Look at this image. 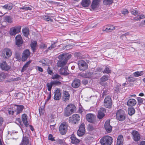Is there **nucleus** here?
Segmentation results:
<instances>
[{"mask_svg":"<svg viewBox=\"0 0 145 145\" xmlns=\"http://www.w3.org/2000/svg\"><path fill=\"white\" fill-rule=\"evenodd\" d=\"M76 110L75 106L72 104H69L65 108L64 111V115L66 116H69Z\"/></svg>","mask_w":145,"mask_h":145,"instance_id":"1","label":"nucleus"},{"mask_svg":"<svg viewBox=\"0 0 145 145\" xmlns=\"http://www.w3.org/2000/svg\"><path fill=\"white\" fill-rule=\"evenodd\" d=\"M100 142L103 145H111L113 142V138L109 136L103 137L100 140Z\"/></svg>","mask_w":145,"mask_h":145,"instance_id":"2","label":"nucleus"},{"mask_svg":"<svg viewBox=\"0 0 145 145\" xmlns=\"http://www.w3.org/2000/svg\"><path fill=\"white\" fill-rule=\"evenodd\" d=\"M24 106L23 105H15L12 107V110H8V113L10 114L13 115L15 113L16 115L21 112L23 109Z\"/></svg>","mask_w":145,"mask_h":145,"instance_id":"3","label":"nucleus"},{"mask_svg":"<svg viewBox=\"0 0 145 145\" xmlns=\"http://www.w3.org/2000/svg\"><path fill=\"white\" fill-rule=\"evenodd\" d=\"M68 127V125L66 122L61 123L59 128L60 133L62 135L65 134L67 131Z\"/></svg>","mask_w":145,"mask_h":145,"instance_id":"4","label":"nucleus"},{"mask_svg":"<svg viewBox=\"0 0 145 145\" xmlns=\"http://www.w3.org/2000/svg\"><path fill=\"white\" fill-rule=\"evenodd\" d=\"M80 120V116L78 114H75L69 117L68 120L70 123L73 124L78 123Z\"/></svg>","mask_w":145,"mask_h":145,"instance_id":"5","label":"nucleus"},{"mask_svg":"<svg viewBox=\"0 0 145 145\" xmlns=\"http://www.w3.org/2000/svg\"><path fill=\"white\" fill-rule=\"evenodd\" d=\"M125 112L122 110L120 109L118 110L116 114L117 119L120 121H124L125 118Z\"/></svg>","mask_w":145,"mask_h":145,"instance_id":"6","label":"nucleus"},{"mask_svg":"<svg viewBox=\"0 0 145 145\" xmlns=\"http://www.w3.org/2000/svg\"><path fill=\"white\" fill-rule=\"evenodd\" d=\"M12 55L11 50L9 48H5L2 51V56L5 59H8Z\"/></svg>","mask_w":145,"mask_h":145,"instance_id":"7","label":"nucleus"},{"mask_svg":"<svg viewBox=\"0 0 145 145\" xmlns=\"http://www.w3.org/2000/svg\"><path fill=\"white\" fill-rule=\"evenodd\" d=\"M78 64L79 69L81 71H85L88 68L87 64L83 60H80L78 61Z\"/></svg>","mask_w":145,"mask_h":145,"instance_id":"8","label":"nucleus"},{"mask_svg":"<svg viewBox=\"0 0 145 145\" xmlns=\"http://www.w3.org/2000/svg\"><path fill=\"white\" fill-rule=\"evenodd\" d=\"M21 26L20 25L16 26L11 28L10 31L9 33L11 35H15L20 31Z\"/></svg>","mask_w":145,"mask_h":145,"instance_id":"9","label":"nucleus"},{"mask_svg":"<svg viewBox=\"0 0 145 145\" xmlns=\"http://www.w3.org/2000/svg\"><path fill=\"white\" fill-rule=\"evenodd\" d=\"M104 105L106 108H110L112 106V100L110 97L107 96L104 100Z\"/></svg>","mask_w":145,"mask_h":145,"instance_id":"10","label":"nucleus"},{"mask_svg":"<svg viewBox=\"0 0 145 145\" xmlns=\"http://www.w3.org/2000/svg\"><path fill=\"white\" fill-rule=\"evenodd\" d=\"M71 57V55L68 53H64L60 55L59 56V58L60 59L67 61L70 59Z\"/></svg>","mask_w":145,"mask_h":145,"instance_id":"11","label":"nucleus"},{"mask_svg":"<svg viewBox=\"0 0 145 145\" xmlns=\"http://www.w3.org/2000/svg\"><path fill=\"white\" fill-rule=\"evenodd\" d=\"M31 53L29 50H24L22 54V60L23 61H25L30 55Z\"/></svg>","mask_w":145,"mask_h":145,"instance_id":"12","label":"nucleus"},{"mask_svg":"<svg viewBox=\"0 0 145 145\" xmlns=\"http://www.w3.org/2000/svg\"><path fill=\"white\" fill-rule=\"evenodd\" d=\"M85 132L84 124H82L80 126L78 131L77 134L79 136L81 137L83 135Z\"/></svg>","mask_w":145,"mask_h":145,"instance_id":"13","label":"nucleus"},{"mask_svg":"<svg viewBox=\"0 0 145 145\" xmlns=\"http://www.w3.org/2000/svg\"><path fill=\"white\" fill-rule=\"evenodd\" d=\"M105 109L103 108H100L98 111L97 117L100 119H102L105 116Z\"/></svg>","mask_w":145,"mask_h":145,"instance_id":"14","label":"nucleus"},{"mask_svg":"<svg viewBox=\"0 0 145 145\" xmlns=\"http://www.w3.org/2000/svg\"><path fill=\"white\" fill-rule=\"evenodd\" d=\"M86 118L88 121L93 123L95 121V117L93 114H88L86 115Z\"/></svg>","mask_w":145,"mask_h":145,"instance_id":"15","label":"nucleus"},{"mask_svg":"<svg viewBox=\"0 0 145 145\" xmlns=\"http://www.w3.org/2000/svg\"><path fill=\"white\" fill-rule=\"evenodd\" d=\"M54 99L56 100H59L61 97V93L60 92V90L57 89L54 92Z\"/></svg>","mask_w":145,"mask_h":145,"instance_id":"16","label":"nucleus"},{"mask_svg":"<svg viewBox=\"0 0 145 145\" xmlns=\"http://www.w3.org/2000/svg\"><path fill=\"white\" fill-rule=\"evenodd\" d=\"M105 128L107 132L109 133L112 131V127L110 124V121H106L105 124Z\"/></svg>","mask_w":145,"mask_h":145,"instance_id":"17","label":"nucleus"},{"mask_svg":"<svg viewBox=\"0 0 145 145\" xmlns=\"http://www.w3.org/2000/svg\"><path fill=\"white\" fill-rule=\"evenodd\" d=\"M15 39L16 44L18 46H20L23 43L21 36L19 35H17L15 37Z\"/></svg>","mask_w":145,"mask_h":145,"instance_id":"18","label":"nucleus"},{"mask_svg":"<svg viewBox=\"0 0 145 145\" xmlns=\"http://www.w3.org/2000/svg\"><path fill=\"white\" fill-rule=\"evenodd\" d=\"M1 68L3 70L6 71L10 69V67L8 65L5 61H3L0 65Z\"/></svg>","mask_w":145,"mask_h":145,"instance_id":"19","label":"nucleus"},{"mask_svg":"<svg viewBox=\"0 0 145 145\" xmlns=\"http://www.w3.org/2000/svg\"><path fill=\"white\" fill-rule=\"evenodd\" d=\"M80 84V80L77 79H74L72 83V86L74 88H76L79 87Z\"/></svg>","mask_w":145,"mask_h":145,"instance_id":"20","label":"nucleus"},{"mask_svg":"<svg viewBox=\"0 0 145 145\" xmlns=\"http://www.w3.org/2000/svg\"><path fill=\"white\" fill-rule=\"evenodd\" d=\"M133 139L136 141H138L140 139V135L138 132L136 131H133L132 132Z\"/></svg>","mask_w":145,"mask_h":145,"instance_id":"21","label":"nucleus"},{"mask_svg":"<svg viewBox=\"0 0 145 145\" xmlns=\"http://www.w3.org/2000/svg\"><path fill=\"white\" fill-rule=\"evenodd\" d=\"M63 99L65 102L69 100L70 95L68 92L65 91H63Z\"/></svg>","mask_w":145,"mask_h":145,"instance_id":"22","label":"nucleus"},{"mask_svg":"<svg viewBox=\"0 0 145 145\" xmlns=\"http://www.w3.org/2000/svg\"><path fill=\"white\" fill-rule=\"evenodd\" d=\"M127 103L128 106H135L136 104L137 101L135 99H131L128 101Z\"/></svg>","mask_w":145,"mask_h":145,"instance_id":"23","label":"nucleus"},{"mask_svg":"<svg viewBox=\"0 0 145 145\" xmlns=\"http://www.w3.org/2000/svg\"><path fill=\"white\" fill-rule=\"evenodd\" d=\"M29 143V140L28 137L24 135L20 145H27Z\"/></svg>","mask_w":145,"mask_h":145,"instance_id":"24","label":"nucleus"},{"mask_svg":"<svg viewBox=\"0 0 145 145\" xmlns=\"http://www.w3.org/2000/svg\"><path fill=\"white\" fill-rule=\"evenodd\" d=\"M22 120L26 126L27 127L29 125V123L27 121V116L25 114H23L22 116Z\"/></svg>","mask_w":145,"mask_h":145,"instance_id":"25","label":"nucleus"},{"mask_svg":"<svg viewBox=\"0 0 145 145\" xmlns=\"http://www.w3.org/2000/svg\"><path fill=\"white\" fill-rule=\"evenodd\" d=\"M115 29V27L113 25L110 26H106L104 27L103 29V31L106 32H110L114 30Z\"/></svg>","mask_w":145,"mask_h":145,"instance_id":"26","label":"nucleus"},{"mask_svg":"<svg viewBox=\"0 0 145 145\" xmlns=\"http://www.w3.org/2000/svg\"><path fill=\"white\" fill-rule=\"evenodd\" d=\"M90 3V0H82L81 2V5L84 7H87L89 6Z\"/></svg>","mask_w":145,"mask_h":145,"instance_id":"27","label":"nucleus"},{"mask_svg":"<svg viewBox=\"0 0 145 145\" xmlns=\"http://www.w3.org/2000/svg\"><path fill=\"white\" fill-rule=\"evenodd\" d=\"M123 136L122 135L119 136L117 139L116 145H123Z\"/></svg>","mask_w":145,"mask_h":145,"instance_id":"28","label":"nucleus"},{"mask_svg":"<svg viewBox=\"0 0 145 145\" xmlns=\"http://www.w3.org/2000/svg\"><path fill=\"white\" fill-rule=\"evenodd\" d=\"M70 138L71 140V142L72 144H76L80 141V140L77 138L74 135H72Z\"/></svg>","mask_w":145,"mask_h":145,"instance_id":"29","label":"nucleus"},{"mask_svg":"<svg viewBox=\"0 0 145 145\" xmlns=\"http://www.w3.org/2000/svg\"><path fill=\"white\" fill-rule=\"evenodd\" d=\"M67 68L65 67L64 68H61L60 71V73L64 75H67L69 74L68 72Z\"/></svg>","mask_w":145,"mask_h":145,"instance_id":"30","label":"nucleus"},{"mask_svg":"<svg viewBox=\"0 0 145 145\" xmlns=\"http://www.w3.org/2000/svg\"><path fill=\"white\" fill-rule=\"evenodd\" d=\"M99 0H93L91 4V8L93 9H94L98 7Z\"/></svg>","mask_w":145,"mask_h":145,"instance_id":"31","label":"nucleus"},{"mask_svg":"<svg viewBox=\"0 0 145 145\" xmlns=\"http://www.w3.org/2000/svg\"><path fill=\"white\" fill-rule=\"evenodd\" d=\"M61 60L58 61L57 63V65L58 67H61L64 66L67 62L65 60Z\"/></svg>","mask_w":145,"mask_h":145,"instance_id":"32","label":"nucleus"},{"mask_svg":"<svg viewBox=\"0 0 145 145\" xmlns=\"http://www.w3.org/2000/svg\"><path fill=\"white\" fill-rule=\"evenodd\" d=\"M37 45V42L36 41H32L31 44V46L33 51L35 52L36 50V47Z\"/></svg>","mask_w":145,"mask_h":145,"instance_id":"33","label":"nucleus"},{"mask_svg":"<svg viewBox=\"0 0 145 145\" xmlns=\"http://www.w3.org/2000/svg\"><path fill=\"white\" fill-rule=\"evenodd\" d=\"M22 32L24 36L26 37H28L29 32V30L27 28H25L22 29Z\"/></svg>","mask_w":145,"mask_h":145,"instance_id":"34","label":"nucleus"},{"mask_svg":"<svg viewBox=\"0 0 145 145\" xmlns=\"http://www.w3.org/2000/svg\"><path fill=\"white\" fill-rule=\"evenodd\" d=\"M128 114L130 115H132L135 113V111L134 108H130L128 109Z\"/></svg>","mask_w":145,"mask_h":145,"instance_id":"35","label":"nucleus"},{"mask_svg":"<svg viewBox=\"0 0 145 145\" xmlns=\"http://www.w3.org/2000/svg\"><path fill=\"white\" fill-rule=\"evenodd\" d=\"M145 18V15L142 14L139 16H138L137 17H135L134 18L133 20L136 21L140 20L141 19H143Z\"/></svg>","mask_w":145,"mask_h":145,"instance_id":"36","label":"nucleus"},{"mask_svg":"<svg viewBox=\"0 0 145 145\" xmlns=\"http://www.w3.org/2000/svg\"><path fill=\"white\" fill-rule=\"evenodd\" d=\"M31 61H29L25 64L22 69L21 70L22 72H24L25 70L29 66V65L31 63Z\"/></svg>","mask_w":145,"mask_h":145,"instance_id":"37","label":"nucleus"},{"mask_svg":"<svg viewBox=\"0 0 145 145\" xmlns=\"http://www.w3.org/2000/svg\"><path fill=\"white\" fill-rule=\"evenodd\" d=\"M5 20L9 23H11L12 22V18L9 16H6L5 17Z\"/></svg>","mask_w":145,"mask_h":145,"instance_id":"38","label":"nucleus"},{"mask_svg":"<svg viewBox=\"0 0 145 145\" xmlns=\"http://www.w3.org/2000/svg\"><path fill=\"white\" fill-rule=\"evenodd\" d=\"M52 78L54 80L56 79L60 80L62 79V78L59 74H56L52 76Z\"/></svg>","mask_w":145,"mask_h":145,"instance_id":"39","label":"nucleus"},{"mask_svg":"<svg viewBox=\"0 0 145 145\" xmlns=\"http://www.w3.org/2000/svg\"><path fill=\"white\" fill-rule=\"evenodd\" d=\"M113 0H104L103 3L105 5H109L112 3Z\"/></svg>","mask_w":145,"mask_h":145,"instance_id":"40","label":"nucleus"},{"mask_svg":"<svg viewBox=\"0 0 145 145\" xmlns=\"http://www.w3.org/2000/svg\"><path fill=\"white\" fill-rule=\"evenodd\" d=\"M133 75L136 77L141 76L143 74L142 71L139 72L137 71L133 73Z\"/></svg>","mask_w":145,"mask_h":145,"instance_id":"41","label":"nucleus"},{"mask_svg":"<svg viewBox=\"0 0 145 145\" xmlns=\"http://www.w3.org/2000/svg\"><path fill=\"white\" fill-rule=\"evenodd\" d=\"M128 80V81L130 82H132L135 81L136 79L135 78L132 76L130 75L129 76Z\"/></svg>","mask_w":145,"mask_h":145,"instance_id":"42","label":"nucleus"},{"mask_svg":"<svg viewBox=\"0 0 145 145\" xmlns=\"http://www.w3.org/2000/svg\"><path fill=\"white\" fill-rule=\"evenodd\" d=\"M43 18L44 20L47 21H50L51 22L53 21V20L51 19L50 17L49 16H43Z\"/></svg>","mask_w":145,"mask_h":145,"instance_id":"43","label":"nucleus"},{"mask_svg":"<svg viewBox=\"0 0 145 145\" xmlns=\"http://www.w3.org/2000/svg\"><path fill=\"white\" fill-rule=\"evenodd\" d=\"M46 86L48 87V89L49 91H51L52 86H53L51 82L50 83H48L46 84Z\"/></svg>","mask_w":145,"mask_h":145,"instance_id":"44","label":"nucleus"},{"mask_svg":"<svg viewBox=\"0 0 145 145\" xmlns=\"http://www.w3.org/2000/svg\"><path fill=\"white\" fill-rule=\"evenodd\" d=\"M102 72L104 73L108 74L111 72V70L108 67H106L104 70Z\"/></svg>","mask_w":145,"mask_h":145,"instance_id":"45","label":"nucleus"},{"mask_svg":"<svg viewBox=\"0 0 145 145\" xmlns=\"http://www.w3.org/2000/svg\"><path fill=\"white\" fill-rule=\"evenodd\" d=\"M108 79V76L107 75L103 76L101 78V80L102 82H105Z\"/></svg>","mask_w":145,"mask_h":145,"instance_id":"46","label":"nucleus"},{"mask_svg":"<svg viewBox=\"0 0 145 145\" xmlns=\"http://www.w3.org/2000/svg\"><path fill=\"white\" fill-rule=\"evenodd\" d=\"M6 77V75L3 73L0 74V81L4 80Z\"/></svg>","mask_w":145,"mask_h":145,"instance_id":"47","label":"nucleus"},{"mask_svg":"<svg viewBox=\"0 0 145 145\" xmlns=\"http://www.w3.org/2000/svg\"><path fill=\"white\" fill-rule=\"evenodd\" d=\"M53 86L58 85L61 84V83L58 81H52L51 82Z\"/></svg>","mask_w":145,"mask_h":145,"instance_id":"48","label":"nucleus"},{"mask_svg":"<svg viewBox=\"0 0 145 145\" xmlns=\"http://www.w3.org/2000/svg\"><path fill=\"white\" fill-rule=\"evenodd\" d=\"M78 77L79 78H80L81 77L86 78V75L85 73H80L78 74Z\"/></svg>","mask_w":145,"mask_h":145,"instance_id":"49","label":"nucleus"},{"mask_svg":"<svg viewBox=\"0 0 145 145\" xmlns=\"http://www.w3.org/2000/svg\"><path fill=\"white\" fill-rule=\"evenodd\" d=\"M109 93V91L108 89H106L103 91V92L102 94V97H104V96L106 95Z\"/></svg>","mask_w":145,"mask_h":145,"instance_id":"50","label":"nucleus"},{"mask_svg":"<svg viewBox=\"0 0 145 145\" xmlns=\"http://www.w3.org/2000/svg\"><path fill=\"white\" fill-rule=\"evenodd\" d=\"M39 62L42 63L44 66H46L48 64V62L44 59H42L39 61Z\"/></svg>","mask_w":145,"mask_h":145,"instance_id":"51","label":"nucleus"},{"mask_svg":"<svg viewBox=\"0 0 145 145\" xmlns=\"http://www.w3.org/2000/svg\"><path fill=\"white\" fill-rule=\"evenodd\" d=\"M20 9L25 10H31V8L27 6H24L20 8Z\"/></svg>","mask_w":145,"mask_h":145,"instance_id":"52","label":"nucleus"},{"mask_svg":"<svg viewBox=\"0 0 145 145\" xmlns=\"http://www.w3.org/2000/svg\"><path fill=\"white\" fill-rule=\"evenodd\" d=\"M86 78H89L92 75L93 73L92 72H88L85 73Z\"/></svg>","mask_w":145,"mask_h":145,"instance_id":"53","label":"nucleus"},{"mask_svg":"<svg viewBox=\"0 0 145 145\" xmlns=\"http://www.w3.org/2000/svg\"><path fill=\"white\" fill-rule=\"evenodd\" d=\"M122 13L123 14L125 15L128 14L129 12L127 9H124L122 10Z\"/></svg>","mask_w":145,"mask_h":145,"instance_id":"54","label":"nucleus"},{"mask_svg":"<svg viewBox=\"0 0 145 145\" xmlns=\"http://www.w3.org/2000/svg\"><path fill=\"white\" fill-rule=\"evenodd\" d=\"M48 140L52 141H55L54 138L53 137V136L51 134H49V135Z\"/></svg>","mask_w":145,"mask_h":145,"instance_id":"55","label":"nucleus"},{"mask_svg":"<svg viewBox=\"0 0 145 145\" xmlns=\"http://www.w3.org/2000/svg\"><path fill=\"white\" fill-rule=\"evenodd\" d=\"M13 7L12 5L11 4H7V10H11Z\"/></svg>","mask_w":145,"mask_h":145,"instance_id":"56","label":"nucleus"},{"mask_svg":"<svg viewBox=\"0 0 145 145\" xmlns=\"http://www.w3.org/2000/svg\"><path fill=\"white\" fill-rule=\"evenodd\" d=\"M131 12V13L134 15H136L138 13V12L136 10L132 9Z\"/></svg>","mask_w":145,"mask_h":145,"instance_id":"57","label":"nucleus"},{"mask_svg":"<svg viewBox=\"0 0 145 145\" xmlns=\"http://www.w3.org/2000/svg\"><path fill=\"white\" fill-rule=\"evenodd\" d=\"M55 44V42L52 44L48 48V50H50L54 48H55L56 46Z\"/></svg>","mask_w":145,"mask_h":145,"instance_id":"58","label":"nucleus"},{"mask_svg":"<svg viewBox=\"0 0 145 145\" xmlns=\"http://www.w3.org/2000/svg\"><path fill=\"white\" fill-rule=\"evenodd\" d=\"M47 72L48 74H50L52 75V74H53L52 71L50 69L49 67H48L47 69Z\"/></svg>","mask_w":145,"mask_h":145,"instance_id":"59","label":"nucleus"},{"mask_svg":"<svg viewBox=\"0 0 145 145\" xmlns=\"http://www.w3.org/2000/svg\"><path fill=\"white\" fill-rule=\"evenodd\" d=\"M57 143L59 144H62L63 143V141L62 140L58 139L57 140Z\"/></svg>","mask_w":145,"mask_h":145,"instance_id":"60","label":"nucleus"},{"mask_svg":"<svg viewBox=\"0 0 145 145\" xmlns=\"http://www.w3.org/2000/svg\"><path fill=\"white\" fill-rule=\"evenodd\" d=\"M80 55L81 54L80 53L76 52L75 53V56L77 57V58L78 57H79V58H80Z\"/></svg>","mask_w":145,"mask_h":145,"instance_id":"61","label":"nucleus"},{"mask_svg":"<svg viewBox=\"0 0 145 145\" xmlns=\"http://www.w3.org/2000/svg\"><path fill=\"white\" fill-rule=\"evenodd\" d=\"M137 100L138 103H141L143 102L142 99L140 97H138Z\"/></svg>","mask_w":145,"mask_h":145,"instance_id":"62","label":"nucleus"},{"mask_svg":"<svg viewBox=\"0 0 145 145\" xmlns=\"http://www.w3.org/2000/svg\"><path fill=\"white\" fill-rule=\"evenodd\" d=\"M20 54L18 52H16V56L17 58H19L20 57Z\"/></svg>","mask_w":145,"mask_h":145,"instance_id":"63","label":"nucleus"},{"mask_svg":"<svg viewBox=\"0 0 145 145\" xmlns=\"http://www.w3.org/2000/svg\"><path fill=\"white\" fill-rule=\"evenodd\" d=\"M37 70L41 72H43V69H42L39 67L37 66Z\"/></svg>","mask_w":145,"mask_h":145,"instance_id":"64","label":"nucleus"}]
</instances>
